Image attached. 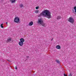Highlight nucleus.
I'll return each instance as SVG.
<instances>
[{
	"label": "nucleus",
	"mask_w": 76,
	"mask_h": 76,
	"mask_svg": "<svg viewBox=\"0 0 76 76\" xmlns=\"http://www.w3.org/2000/svg\"><path fill=\"white\" fill-rule=\"evenodd\" d=\"M12 41V38H8L7 39V42H10Z\"/></svg>",
	"instance_id": "9b49d317"
},
{
	"label": "nucleus",
	"mask_w": 76,
	"mask_h": 76,
	"mask_svg": "<svg viewBox=\"0 0 76 76\" xmlns=\"http://www.w3.org/2000/svg\"><path fill=\"white\" fill-rule=\"evenodd\" d=\"M19 6L20 7V8H22V7H23V5L22 4H20Z\"/></svg>",
	"instance_id": "f8f14e48"
},
{
	"label": "nucleus",
	"mask_w": 76,
	"mask_h": 76,
	"mask_svg": "<svg viewBox=\"0 0 76 76\" xmlns=\"http://www.w3.org/2000/svg\"><path fill=\"white\" fill-rule=\"evenodd\" d=\"M27 58H28V57H28V56H27Z\"/></svg>",
	"instance_id": "b1692460"
},
{
	"label": "nucleus",
	"mask_w": 76,
	"mask_h": 76,
	"mask_svg": "<svg viewBox=\"0 0 76 76\" xmlns=\"http://www.w3.org/2000/svg\"><path fill=\"white\" fill-rule=\"evenodd\" d=\"M74 10H76V7H75L74 8Z\"/></svg>",
	"instance_id": "6ab92c4d"
},
{
	"label": "nucleus",
	"mask_w": 76,
	"mask_h": 76,
	"mask_svg": "<svg viewBox=\"0 0 76 76\" xmlns=\"http://www.w3.org/2000/svg\"><path fill=\"white\" fill-rule=\"evenodd\" d=\"M16 0H10V1L12 3H15L16 2Z\"/></svg>",
	"instance_id": "1a4fd4ad"
},
{
	"label": "nucleus",
	"mask_w": 76,
	"mask_h": 76,
	"mask_svg": "<svg viewBox=\"0 0 76 76\" xmlns=\"http://www.w3.org/2000/svg\"><path fill=\"white\" fill-rule=\"evenodd\" d=\"M37 23L39 25H41V24L43 23V20L42 19H41V18L39 19Z\"/></svg>",
	"instance_id": "20e7f679"
},
{
	"label": "nucleus",
	"mask_w": 76,
	"mask_h": 76,
	"mask_svg": "<svg viewBox=\"0 0 76 76\" xmlns=\"http://www.w3.org/2000/svg\"><path fill=\"white\" fill-rule=\"evenodd\" d=\"M35 12L36 13H39V10H36L35 11Z\"/></svg>",
	"instance_id": "4468645a"
},
{
	"label": "nucleus",
	"mask_w": 76,
	"mask_h": 76,
	"mask_svg": "<svg viewBox=\"0 0 76 76\" xmlns=\"http://www.w3.org/2000/svg\"><path fill=\"white\" fill-rule=\"evenodd\" d=\"M20 21V19L18 17H16L14 19V22L16 23L19 22Z\"/></svg>",
	"instance_id": "7ed1b4c3"
},
{
	"label": "nucleus",
	"mask_w": 76,
	"mask_h": 76,
	"mask_svg": "<svg viewBox=\"0 0 76 76\" xmlns=\"http://www.w3.org/2000/svg\"><path fill=\"white\" fill-rule=\"evenodd\" d=\"M75 13H76V10H75Z\"/></svg>",
	"instance_id": "5701e85b"
},
{
	"label": "nucleus",
	"mask_w": 76,
	"mask_h": 76,
	"mask_svg": "<svg viewBox=\"0 0 76 76\" xmlns=\"http://www.w3.org/2000/svg\"><path fill=\"white\" fill-rule=\"evenodd\" d=\"M8 61H9L8 60Z\"/></svg>",
	"instance_id": "393cba45"
},
{
	"label": "nucleus",
	"mask_w": 76,
	"mask_h": 76,
	"mask_svg": "<svg viewBox=\"0 0 76 76\" xmlns=\"http://www.w3.org/2000/svg\"><path fill=\"white\" fill-rule=\"evenodd\" d=\"M56 63H58V64H60V61L58 60H56Z\"/></svg>",
	"instance_id": "2eb2a0df"
},
{
	"label": "nucleus",
	"mask_w": 76,
	"mask_h": 76,
	"mask_svg": "<svg viewBox=\"0 0 76 76\" xmlns=\"http://www.w3.org/2000/svg\"><path fill=\"white\" fill-rule=\"evenodd\" d=\"M61 18V16H58L56 17V19L57 20H59Z\"/></svg>",
	"instance_id": "423d86ee"
},
{
	"label": "nucleus",
	"mask_w": 76,
	"mask_h": 76,
	"mask_svg": "<svg viewBox=\"0 0 76 76\" xmlns=\"http://www.w3.org/2000/svg\"><path fill=\"white\" fill-rule=\"evenodd\" d=\"M15 69L16 70L18 69V66H15Z\"/></svg>",
	"instance_id": "f3484780"
},
{
	"label": "nucleus",
	"mask_w": 76,
	"mask_h": 76,
	"mask_svg": "<svg viewBox=\"0 0 76 76\" xmlns=\"http://www.w3.org/2000/svg\"><path fill=\"white\" fill-rule=\"evenodd\" d=\"M20 41L22 42H23L25 41V39L23 38H21L20 39Z\"/></svg>",
	"instance_id": "0eeeda50"
},
{
	"label": "nucleus",
	"mask_w": 76,
	"mask_h": 76,
	"mask_svg": "<svg viewBox=\"0 0 76 76\" xmlns=\"http://www.w3.org/2000/svg\"><path fill=\"white\" fill-rule=\"evenodd\" d=\"M38 8H39V7H36V9H38Z\"/></svg>",
	"instance_id": "a211bd4d"
},
{
	"label": "nucleus",
	"mask_w": 76,
	"mask_h": 76,
	"mask_svg": "<svg viewBox=\"0 0 76 76\" xmlns=\"http://www.w3.org/2000/svg\"><path fill=\"white\" fill-rule=\"evenodd\" d=\"M69 76H72V73H71L69 75Z\"/></svg>",
	"instance_id": "aec40b11"
},
{
	"label": "nucleus",
	"mask_w": 76,
	"mask_h": 76,
	"mask_svg": "<svg viewBox=\"0 0 76 76\" xmlns=\"http://www.w3.org/2000/svg\"><path fill=\"white\" fill-rule=\"evenodd\" d=\"M18 44L20 46H22L23 45V42H19Z\"/></svg>",
	"instance_id": "39448f33"
},
{
	"label": "nucleus",
	"mask_w": 76,
	"mask_h": 76,
	"mask_svg": "<svg viewBox=\"0 0 76 76\" xmlns=\"http://www.w3.org/2000/svg\"><path fill=\"white\" fill-rule=\"evenodd\" d=\"M56 48H57V49H60L61 47H60V46L58 45L56 46Z\"/></svg>",
	"instance_id": "6e6552de"
},
{
	"label": "nucleus",
	"mask_w": 76,
	"mask_h": 76,
	"mask_svg": "<svg viewBox=\"0 0 76 76\" xmlns=\"http://www.w3.org/2000/svg\"><path fill=\"white\" fill-rule=\"evenodd\" d=\"M33 25V22L31 21L30 23H29V26H32Z\"/></svg>",
	"instance_id": "9d476101"
},
{
	"label": "nucleus",
	"mask_w": 76,
	"mask_h": 76,
	"mask_svg": "<svg viewBox=\"0 0 76 76\" xmlns=\"http://www.w3.org/2000/svg\"><path fill=\"white\" fill-rule=\"evenodd\" d=\"M64 76H66V74H64Z\"/></svg>",
	"instance_id": "412c9836"
},
{
	"label": "nucleus",
	"mask_w": 76,
	"mask_h": 76,
	"mask_svg": "<svg viewBox=\"0 0 76 76\" xmlns=\"http://www.w3.org/2000/svg\"><path fill=\"white\" fill-rule=\"evenodd\" d=\"M43 16L44 17H46L48 19H50L51 18V12L48 10H45L43 11L39 15V17H41V16Z\"/></svg>",
	"instance_id": "f257e3e1"
},
{
	"label": "nucleus",
	"mask_w": 76,
	"mask_h": 76,
	"mask_svg": "<svg viewBox=\"0 0 76 76\" xmlns=\"http://www.w3.org/2000/svg\"><path fill=\"white\" fill-rule=\"evenodd\" d=\"M41 25L43 26H45V23H43V22Z\"/></svg>",
	"instance_id": "ddd939ff"
},
{
	"label": "nucleus",
	"mask_w": 76,
	"mask_h": 76,
	"mask_svg": "<svg viewBox=\"0 0 76 76\" xmlns=\"http://www.w3.org/2000/svg\"><path fill=\"white\" fill-rule=\"evenodd\" d=\"M6 24L7 25V22H6Z\"/></svg>",
	"instance_id": "4be33fe9"
},
{
	"label": "nucleus",
	"mask_w": 76,
	"mask_h": 76,
	"mask_svg": "<svg viewBox=\"0 0 76 76\" xmlns=\"http://www.w3.org/2000/svg\"><path fill=\"white\" fill-rule=\"evenodd\" d=\"M68 22H70V23H74L75 22V20L72 17H69L68 19Z\"/></svg>",
	"instance_id": "f03ea898"
},
{
	"label": "nucleus",
	"mask_w": 76,
	"mask_h": 76,
	"mask_svg": "<svg viewBox=\"0 0 76 76\" xmlns=\"http://www.w3.org/2000/svg\"><path fill=\"white\" fill-rule=\"evenodd\" d=\"M52 40H53V39H52V40H51V41H52Z\"/></svg>",
	"instance_id": "a878e982"
},
{
	"label": "nucleus",
	"mask_w": 76,
	"mask_h": 76,
	"mask_svg": "<svg viewBox=\"0 0 76 76\" xmlns=\"http://www.w3.org/2000/svg\"><path fill=\"white\" fill-rule=\"evenodd\" d=\"M3 24H1V28H4V27H3Z\"/></svg>",
	"instance_id": "dca6fc26"
}]
</instances>
